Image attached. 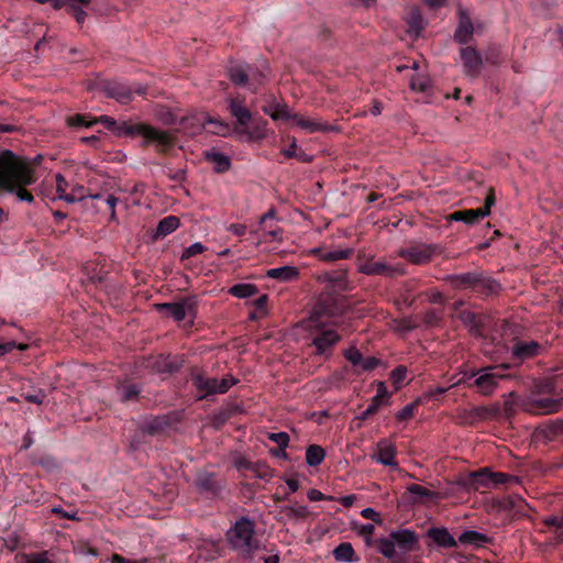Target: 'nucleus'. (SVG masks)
<instances>
[{"mask_svg": "<svg viewBox=\"0 0 563 563\" xmlns=\"http://www.w3.org/2000/svg\"><path fill=\"white\" fill-rule=\"evenodd\" d=\"M34 183V173L27 158L10 150L0 152V190L14 195L19 201L31 203L34 198L26 187Z\"/></svg>", "mask_w": 563, "mask_h": 563, "instance_id": "1", "label": "nucleus"}, {"mask_svg": "<svg viewBox=\"0 0 563 563\" xmlns=\"http://www.w3.org/2000/svg\"><path fill=\"white\" fill-rule=\"evenodd\" d=\"M114 134L118 136H141L145 144L154 145L162 152L168 150L174 144V137L169 132L143 123H118Z\"/></svg>", "mask_w": 563, "mask_h": 563, "instance_id": "2", "label": "nucleus"}, {"mask_svg": "<svg viewBox=\"0 0 563 563\" xmlns=\"http://www.w3.org/2000/svg\"><path fill=\"white\" fill-rule=\"evenodd\" d=\"M508 365L489 366L478 369L477 372L464 373L463 377L453 382L450 387L462 384L466 378L475 377L474 385L482 395H492L499 386L501 379L506 378V369Z\"/></svg>", "mask_w": 563, "mask_h": 563, "instance_id": "3", "label": "nucleus"}, {"mask_svg": "<svg viewBox=\"0 0 563 563\" xmlns=\"http://www.w3.org/2000/svg\"><path fill=\"white\" fill-rule=\"evenodd\" d=\"M277 212L274 207L269 208L258 220V230L251 231V235L255 238V245L277 242L283 243L284 231L278 225Z\"/></svg>", "mask_w": 563, "mask_h": 563, "instance_id": "4", "label": "nucleus"}, {"mask_svg": "<svg viewBox=\"0 0 563 563\" xmlns=\"http://www.w3.org/2000/svg\"><path fill=\"white\" fill-rule=\"evenodd\" d=\"M253 522L247 518H241L228 531V539L235 550L241 551L243 554H250L256 548L253 542Z\"/></svg>", "mask_w": 563, "mask_h": 563, "instance_id": "5", "label": "nucleus"}, {"mask_svg": "<svg viewBox=\"0 0 563 563\" xmlns=\"http://www.w3.org/2000/svg\"><path fill=\"white\" fill-rule=\"evenodd\" d=\"M341 336L332 327H320L312 338V344L318 355L329 356L332 347L340 341Z\"/></svg>", "mask_w": 563, "mask_h": 563, "instance_id": "6", "label": "nucleus"}, {"mask_svg": "<svg viewBox=\"0 0 563 563\" xmlns=\"http://www.w3.org/2000/svg\"><path fill=\"white\" fill-rule=\"evenodd\" d=\"M563 407V397L532 396L525 402V410L533 415H551Z\"/></svg>", "mask_w": 563, "mask_h": 563, "instance_id": "7", "label": "nucleus"}, {"mask_svg": "<svg viewBox=\"0 0 563 563\" xmlns=\"http://www.w3.org/2000/svg\"><path fill=\"white\" fill-rule=\"evenodd\" d=\"M156 307L158 310L166 311L168 317L178 322L187 318H189V322H192V319L195 318L194 303L189 299H185L178 302L161 303Z\"/></svg>", "mask_w": 563, "mask_h": 563, "instance_id": "8", "label": "nucleus"}, {"mask_svg": "<svg viewBox=\"0 0 563 563\" xmlns=\"http://www.w3.org/2000/svg\"><path fill=\"white\" fill-rule=\"evenodd\" d=\"M104 92L108 97L115 99L118 102L125 104L133 100L134 93L143 95L145 89L141 86L132 89L123 82L111 81L104 85Z\"/></svg>", "mask_w": 563, "mask_h": 563, "instance_id": "9", "label": "nucleus"}, {"mask_svg": "<svg viewBox=\"0 0 563 563\" xmlns=\"http://www.w3.org/2000/svg\"><path fill=\"white\" fill-rule=\"evenodd\" d=\"M292 123L306 133L332 132L338 130L334 125L323 122L317 117L299 113H295V117H292Z\"/></svg>", "mask_w": 563, "mask_h": 563, "instance_id": "10", "label": "nucleus"}, {"mask_svg": "<svg viewBox=\"0 0 563 563\" xmlns=\"http://www.w3.org/2000/svg\"><path fill=\"white\" fill-rule=\"evenodd\" d=\"M372 459L382 465L394 468L398 467V463L396 461V446L387 439H383L377 442L375 453L372 455Z\"/></svg>", "mask_w": 563, "mask_h": 563, "instance_id": "11", "label": "nucleus"}, {"mask_svg": "<svg viewBox=\"0 0 563 563\" xmlns=\"http://www.w3.org/2000/svg\"><path fill=\"white\" fill-rule=\"evenodd\" d=\"M459 24L454 32V38L456 42L461 44L467 43L474 33V26L471 21V18L467 13V10L463 7H460L457 10Z\"/></svg>", "mask_w": 563, "mask_h": 563, "instance_id": "12", "label": "nucleus"}, {"mask_svg": "<svg viewBox=\"0 0 563 563\" xmlns=\"http://www.w3.org/2000/svg\"><path fill=\"white\" fill-rule=\"evenodd\" d=\"M399 256L412 264H424L432 257L433 250L429 245H413L399 251Z\"/></svg>", "mask_w": 563, "mask_h": 563, "instance_id": "13", "label": "nucleus"}, {"mask_svg": "<svg viewBox=\"0 0 563 563\" xmlns=\"http://www.w3.org/2000/svg\"><path fill=\"white\" fill-rule=\"evenodd\" d=\"M461 58L464 66V73L468 76L479 74L483 60L481 54L473 47H464L461 49Z\"/></svg>", "mask_w": 563, "mask_h": 563, "instance_id": "14", "label": "nucleus"}, {"mask_svg": "<svg viewBox=\"0 0 563 563\" xmlns=\"http://www.w3.org/2000/svg\"><path fill=\"white\" fill-rule=\"evenodd\" d=\"M358 269L366 275L394 276L404 274V269L400 266H388L383 261L363 263Z\"/></svg>", "mask_w": 563, "mask_h": 563, "instance_id": "15", "label": "nucleus"}, {"mask_svg": "<svg viewBox=\"0 0 563 563\" xmlns=\"http://www.w3.org/2000/svg\"><path fill=\"white\" fill-rule=\"evenodd\" d=\"M391 537L394 538L397 548L404 553L415 550L418 543L416 533L409 529L391 531Z\"/></svg>", "mask_w": 563, "mask_h": 563, "instance_id": "16", "label": "nucleus"}, {"mask_svg": "<svg viewBox=\"0 0 563 563\" xmlns=\"http://www.w3.org/2000/svg\"><path fill=\"white\" fill-rule=\"evenodd\" d=\"M228 108L240 126L245 128L252 121V113L245 107L243 100L230 98L228 99Z\"/></svg>", "mask_w": 563, "mask_h": 563, "instance_id": "17", "label": "nucleus"}, {"mask_svg": "<svg viewBox=\"0 0 563 563\" xmlns=\"http://www.w3.org/2000/svg\"><path fill=\"white\" fill-rule=\"evenodd\" d=\"M195 380L199 388L205 389L208 393L220 394L225 393L235 383L232 378H222L221 380H218L217 378L203 379L200 376H197Z\"/></svg>", "mask_w": 563, "mask_h": 563, "instance_id": "18", "label": "nucleus"}, {"mask_svg": "<svg viewBox=\"0 0 563 563\" xmlns=\"http://www.w3.org/2000/svg\"><path fill=\"white\" fill-rule=\"evenodd\" d=\"M56 191L57 198L64 200L68 203H74L76 201H82L87 198V196L81 194H75V191H70L67 194L68 184L62 174H56Z\"/></svg>", "mask_w": 563, "mask_h": 563, "instance_id": "19", "label": "nucleus"}, {"mask_svg": "<svg viewBox=\"0 0 563 563\" xmlns=\"http://www.w3.org/2000/svg\"><path fill=\"white\" fill-rule=\"evenodd\" d=\"M205 157L217 173H223L230 168V158L217 148L206 151Z\"/></svg>", "mask_w": 563, "mask_h": 563, "instance_id": "20", "label": "nucleus"}, {"mask_svg": "<svg viewBox=\"0 0 563 563\" xmlns=\"http://www.w3.org/2000/svg\"><path fill=\"white\" fill-rule=\"evenodd\" d=\"M540 345L534 341L518 342L512 346L515 358L525 361L538 354Z\"/></svg>", "mask_w": 563, "mask_h": 563, "instance_id": "21", "label": "nucleus"}, {"mask_svg": "<svg viewBox=\"0 0 563 563\" xmlns=\"http://www.w3.org/2000/svg\"><path fill=\"white\" fill-rule=\"evenodd\" d=\"M428 534L439 547L454 548L456 545L455 539L445 528H431Z\"/></svg>", "mask_w": 563, "mask_h": 563, "instance_id": "22", "label": "nucleus"}, {"mask_svg": "<svg viewBox=\"0 0 563 563\" xmlns=\"http://www.w3.org/2000/svg\"><path fill=\"white\" fill-rule=\"evenodd\" d=\"M492 476L493 472L488 467H484L477 472H473L470 474V486L474 489H479L482 487H492Z\"/></svg>", "mask_w": 563, "mask_h": 563, "instance_id": "23", "label": "nucleus"}, {"mask_svg": "<svg viewBox=\"0 0 563 563\" xmlns=\"http://www.w3.org/2000/svg\"><path fill=\"white\" fill-rule=\"evenodd\" d=\"M298 275V269L295 266H282L276 268H271L267 271L266 276L273 279H277L279 282H289L296 278Z\"/></svg>", "mask_w": 563, "mask_h": 563, "instance_id": "24", "label": "nucleus"}, {"mask_svg": "<svg viewBox=\"0 0 563 563\" xmlns=\"http://www.w3.org/2000/svg\"><path fill=\"white\" fill-rule=\"evenodd\" d=\"M459 542L474 547H482L489 542V538L482 532L475 530H466L459 537Z\"/></svg>", "mask_w": 563, "mask_h": 563, "instance_id": "25", "label": "nucleus"}, {"mask_svg": "<svg viewBox=\"0 0 563 563\" xmlns=\"http://www.w3.org/2000/svg\"><path fill=\"white\" fill-rule=\"evenodd\" d=\"M485 217V212H483L481 208L457 211L451 216L453 220L462 221L467 224H474L478 222L481 219H484Z\"/></svg>", "mask_w": 563, "mask_h": 563, "instance_id": "26", "label": "nucleus"}, {"mask_svg": "<svg viewBox=\"0 0 563 563\" xmlns=\"http://www.w3.org/2000/svg\"><path fill=\"white\" fill-rule=\"evenodd\" d=\"M66 8L73 14L75 20L81 24L86 19L85 8L89 5L90 0H65Z\"/></svg>", "mask_w": 563, "mask_h": 563, "instance_id": "27", "label": "nucleus"}, {"mask_svg": "<svg viewBox=\"0 0 563 563\" xmlns=\"http://www.w3.org/2000/svg\"><path fill=\"white\" fill-rule=\"evenodd\" d=\"M264 112L269 115L273 120L285 119L292 121L295 113L291 112L289 107L285 103L265 107Z\"/></svg>", "mask_w": 563, "mask_h": 563, "instance_id": "28", "label": "nucleus"}, {"mask_svg": "<svg viewBox=\"0 0 563 563\" xmlns=\"http://www.w3.org/2000/svg\"><path fill=\"white\" fill-rule=\"evenodd\" d=\"M333 556L336 561L341 562H355L357 561V558L355 556L354 549L351 543L343 542L340 543L334 550H333Z\"/></svg>", "mask_w": 563, "mask_h": 563, "instance_id": "29", "label": "nucleus"}, {"mask_svg": "<svg viewBox=\"0 0 563 563\" xmlns=\"http://www.w3.org/2000/svg\"><path fill=\"white\" fill-rule=\"evenodd\" d=\"M180 224V221L175 216H168L162 219L156 229V235L165 236L173 233Z\"/></svg>", "mask_w": 563, "mask_h": 563, "instance_id": "30", "label": "nucleus"}, {"mask_svg": "<svg viewBox=\"0 0 563 563\" xmlns=\"http://www.w3.org/2000/svg\"><path fill=\"white\" fill-rule=\"evenodd\" d=\"M312 253L319 254V258L325 262H334L342 258H347L352 251L347 249H340L334 251L322 252L320 249H313Z\"/></svg>", "mask_w": 563, "mask_h": 563, "instance_id": "31", "label": "nucleus"}, {"mask_svg": "<svg viewBox=\"0 0 563 563\" xmlns=\"http://www.w3.org/2000/svg\"><path fill=\"white\" fill-rule=\"evenodd\" d=\"M378 543V551L379 553L387 558L393 559L396 555V542L394 538L391 537V533L387 538H380L377 541Z\"/></svg>", "mask_w": 563, "mask_h": 563, "instance_id": "32", "label": "nucleus"}, {"mask_svg": "<svg viewBox=\"0 0 563 563\" xmlns=\"http://www.w3.org/2000/svg\"><path fill=\"white\" fill-rule=\"evenodd\" d=\"M407 23L409 25V30L412 33H415L416 35L420 34V32L424 27V20L419 9L415 8L411 10L407 19Z\"/></svg>", "mask_w": 563, "mask_h": 563, "instance_id": "33", "label": "nucleus"}, {"mask_svg": "<svg viewBox=\"0 0 563 563\" xmlns=\"http://www.w3.org/2000/svg\"><path fill=\"white\" fill-rule=\"evenodd\" d=\"M325 452L319 445H310L306 452V463L309 466L319 465L324 459Z\"/></svg>", "mask_w": 563, "mask_h": 563, "instance_id": "34", "label": "nucleus"}, {"mask_svg": "<svg viewBox=\"0 0 563 563\" xmlns=\"http://www.w3.org/2000/svg\"><path fill=\"white\" fill-rule=\"evenodd\" d=\"M247 135L250 140H263L267 135V122L262 119L254 120Z\"/></svg>", "mask_w": 563, "mask_h": 563, "instance_id": "35", "label": "nucleus"}, {"mask_svg": "<svg viewBox=\"0 0 563 563\" xmlns=\"http://www.w3.org/2000/svg\"><path fill=\"white\" fill-rule=\"evenodd\" d=\"M251 75L247 74L246 69L241 66H233L229 69V78L235 85H245L249 82Z\"/></svg>", "mask_w": 563, "mask_h": 563, "instance_id": "36", "label": "nucleus"}, {"mask_svg": "<svg viewBox=\"0 0 563 563\" xmlns=\"http://www.w3.org/2000/svg\"><path fill=\"white\" fill-rule=\"evenodd\" d=\"M229 294L236 298H250L256 294V287L252 284H236L229 289Z\"/></svg>", "mask_w": 563, "mask_h": 563, "instance_id": "37", "label": "nucleus"}, {"mask_svg": "<svg viewBox=\"0 0 563 563\" xmlns=\"http://www.w3.org/2000/svg\"><path fill=\"white\" fill-rule=\"evenodd\" d=\"M91 200H102L108 206L110 210V220L117 221V212L115 207L118 203V198H115L113 195L103 196L102 194H96L88 196Z\"/></svg>", "mask_w": 563, "mask_h": 563, "instance_id": "38", "label": "nucleus"}, {"mask_svg": "<svg viewBox=\"0 0 563 563\" xmlns=\"http://www.w3.org/2000/svg\"><path fill=\"white\" fill-rule=\"evenodd\" d=\"M20 563H54L47 551L24 553L21 555Z\"/></svg>", "mask_w": 563, "mask_h": 563, "instance_id": "39", "label": "nucleus"}, {"mask_svg": "<svg viewBox=\"0 0 563 563\" xmlns=\"http://www.w3.org/2000/svg\"><path fill=\"white\" fill-rule=\"evenodd\" d=\"M203 123L213 125L214 129L212 130V133L214 134L227 136L231 133L230 125L220 119H214L207 115Z\"/></svg>", "mask_w": 563, "mask_h": 563, "instance_id": "40", "label": "nucleus"}, {"mask_svg": "<svg viewBox=\"0 0 563 563\" xmlns=\"http://www.w3.org/2000/svg\"><path fill=\"white\" fill-rule=\"evenodd\" d=\"M268 78V67L265 64L264 69L257 73H253L250 77V86L253 91L257 90V87L263 85Z\"/></svg>", "mask_w": 563, "mask_h": 563, "instance_id": "41", "label": "nucleus"}, {"mask_svg": "<svg viewBox=\"0 0 563 563\" xmlns=\"http://www.w3.org/2000/svg\"><path fill=\"white\" fill-rule=\"evenodd\" d=\"M407 492L420 498H432L434 496V494L431 490L418 484L409 485L407 487Z\"/></svg>", "mask_w": 563, "mask_h": 563, "instance_id": "42", "label": "nucleus"}, {"mask_svg": "<svg viewBox=\"0 0 563 563\" xmlns=\"http://www.w3.org/2000/svg\"><path fill=\"white\" fill-rule=\"evenodd\" d=\"M406 375L407 369L404 366H398L390 373V380L395 385L396 389H398L401 386L402 382L406 378Z\"/></svg>", "mask_w": 563, "mask_h": 563, "instance_id": "43", "label": "nucleus"}, {"mask_svg": "<svg viewBox=\"0 0 563 563\" xmlns=\"http://www.w3.org/2000/svg\"><path fill=\"white\" fill-rule=\"evenodd\" d=\"M206 246L200 242H195L186 247L181 254V260H186L205 252Z\"/></svg>", "mask_w": 563, "mask_h": 563, "instance_id": "44", "label": "nucleus"}, {"mask_svg": "<svg viewBox=\"0 0 563 563\" xmlns=\"http://www.w3.org/2000/svg\"><path fill=\"white\" fill-rule=\"evenodd\" d=\"M66 121L69 126H75V128H78V126L89 128L92 124H95L93 120L89 121L86 119V117L80 115V114H75V115L68 117Z\"/></svg>", "mask_w": 563, "mask_h": 563, "instance_id": "45", "label": "nucleus"}, {"mask_svg": "<svg viewBox=\"0 0 563 563\" xmlns=\"http://www.w3.org/2000/svg\"><path fill=\"white\" fill-rule=\"evenodd\" d=\"M410 87L415 91L423 92V91H427V89L429 87V81L427 78L418 75V76L411 78Z\"/></svg>", "mask_w": 563, "mask_h": 563, "instance_id": "46", "label": "nucleus"}, {"mask_svg": "<svg viewBox=\"0 0 563 563\" xmlns=\"http://www.w3.org/2000/svg\"><path fill=\"white\" fill-rule=\"evenodd\" d=\"M14 349L24 351L27 349V345L23 343L16 344L14 341H9L5 343L0 342V356L10 353Z\"/></svg>", "mask_w": 563, "mask_h": 563, "instance_id": "47", "label": "nucleus"}, {"mask_svg": "<svg viewBox=\"0 0 563 563\" xmlns=\"http://www.w3.org/2000/svg\"><path fill=\"white\" fill-rule=\"evenodd\" d=\"M268 439L276 443L280 449L287 448L289 443V435L286 432L271 433Z\"/></svg>", "mask_w": 563, "mask_h": 563, "instance_id": "48", "label": "nucleus"}, {"mask_svg": "<svg viewBox=\"0 0 563 563\" xmlns=\"http://www.w3.org/2000/svg\"><path fill=\"white\" fill-rule=\"evenodd\" d=\"M344 356H345V357H346V358H347V360H349L353 365H358V366H360V364H361V362H362V358H363V356H362V354L360 353V351H358L356 347H354V346H352V347H350V349L345 350V352H344Z\"/></svg>", "mask_w": 563, "mask_h": 563, "instance_id": "49", "label": "nucleus"}, {"mask_svg": "<svg viewBox=\"0 0 563 563\" xmlns=\"http://www.w3.org/2000/svg\"><path fill=\"white\" fill-rule=\"evenodd\" d=\"M419 404V400H416L411 404H408L407 406H405L401 410H399L396 415L397 419L398 420H406L408 418H410L417 407V405Z\"/></svg>", "mask_w": 563, "mask_h": 563, "instance_id": "50", "label": "nucleus"}, {"mask_svg": "<svg viewBox=\"0 0 563 563\" xmlns=\"http://www.w3.org/2000/svg\"><path fill=\"white\" fill-rule=\"evenodd\" d=\"M140 393V389L136 385H129L121 389V399L122 400H130L134 397H136Z\"/></svg>", "mask_w": 563, "mask_h": 563, "instance_id": "51", "label": "nucleus"}, {"mask_svg": "<svg viewBox=\"0 0 563 563\" xmlns=\"http://www.w3.org/2000/svg\"><path fill=\"white\" fill-rule=\"evenodd\" d=\"M379 363H380V361L377 357L369 356V357H366V358H362L360 367L363 371H372L375 367H377L379 365Z\"/></svg>", "mask_w": 563, "mask_h": 563, "instance_id": "52", "label": "nucleus"}, {"mask_svg": "<svg viewBox=\"0 0 563 563\" xmlns=\"http://www.w3.org/2000/svg\"><path fill=\"white\" fill-rule=\"evenodd\" d=\"M512 479H514L512 476H510L509 474L493 472L492 487H496L497 485L505 484Z\"/></svg>", "mask_w": 563, "mask_h": 563, "instance_id": "53", "label": "nucleus"}, {"mask_svg": "<svg viewBox=\"0 0 563 563\" xmlns=\"http://www.w3.org/2000/svg\"><path fill=\"white\" fill-rule=\"evenodd\" d=\"M110 563H148V560L146 558L131 560L115 553L110 558Z\"/></svg>", "mask_w": 563, "mask_h": 563, "instance_id": "54", "label": "nucleus"}, {"mask_svg": "<svg viewBox=\"0 0 563 563\" xmlns=\"http://www.w3.org/2000/svg\"><path fill=\"white\" fill-rule=\"evenodd\" d=\"M93 122L102 123L108 130L112 131L113 133L118 124L117 121L109 115H100L98 119L93 120Z\"/></svg>", "mask_w": 563, "mask_h": 563, "instance_id": "55", "label": "nucleus"}, {"mask_svg": "<svg viewBox=\"0 0 563 563\" xmlns=\"http://www.w3.org/2000/svg\"><path fill=\"white\" fill-rule=\"evenodd\" d=\"M389 397V393L386 389V386L384 383H378L377 393L375 395L374 402H380L383 405V399H387Z\"/></svg>", "mask_w": 563, "mask_h": 563, "instance_id": "56", "label": "nucleus"}, {"mask_svg": "<svg viewBox=\"0 0 563 563\" xmlns=\"http://www.w3.org/2000/svg\"><path fill=\"white\" fill-rule=\"evenodd\" d=\"M361 516L363 518L371 519L375 522H380L379 514L374 508H371V507L364 508L361 511Z\"/></svg>", "mask_w": 563, "mask_h": 563, "instance_id": "57", "label": "nucleus"}, {"mask_svg": "<svg viewBox=\"0 0 563 563\" xmlns=\"http://www.w3.org/2000/svg\"><path fill=\"white\" fill-rule=\"evenodd\" d=\"M228 230L238 235V236H242L246 233L247 231V228L245 224H241V223H232L230 224V227L228 228Z\"/></svg>", "mask_w": 563, "mask_h": 563, "instance_id": "58", "label": "nucleus"}, {"mask_svg": "<svg viewBox=\"0 0 563 563\" xmlns=\"http://www.w3.org/2000/svg\"><path fill=\"white\" fill-rule=\"evenodd\" d=\"M380 406V402H374L373 399L372 404L361 413L358 418L362 420L366 419L368 416L375 413Z\"/></svg>", "mask_w": 563, "mask_h": 563, "instance_id": "59", "label": "nucleus"}, {"mask_svg": "<svg viewBox=\"0 0 563 563\" xmlns=\"http://www.w3.org/2000/svg\"><path fill=\"white\" fill-rule=\"evenodd\" d=\"M307 496H308L309 500H311V501H319V500H323V499H333L332 497L325 496L318 489H310L308 492Z\"/></svg>", "mask_w": 563, "mask_h": 563, "instance_id": "60", "label": "nucleus"}, {"mask_svg": "<svg viewBox=\"0 0 563 563\" xmlns=\"http://www.w3.org/2000/svg\"><path fill=\"white\" fill-rule=\"evenodd\" d=\"M52 512L54 514H57L59 516H62L63 518H67V519H70V520H78L79 517L77 516V512H67L65 511L64 509H62L60 507H54L52 508Z\"/></svg>", "mask_w": 563, "mask_h": 563, "instance_id": "61", "label": "nucleus"}, {"mask_svg": "<svg viewBox=\"0 0 563 563\" xmlns=\"http://www.w3.org/2000/svg\"><path fill=\"white\" fill-rule=\"evenodd\" d=\"M543 522L548 526L563 528V516H560V517L551 516V517L545 518Z\"/></svg>", "mask_w": 563, "mask_h": 563, "instance_id": "62", "label": "nucleus"}, {"mask_svg": "<svg viewBox=\"0 0 563 563\" xmlns=\"http://www.w3.org/2000/svg\"><path fill=\"white\" fill-rule=\"evenodd\" d=\"M25 400H27L29 402H33V404H42L44 401V398H45V394L43 391H38L37 394H34V395H26L24 396Z\"/></svg>", "mask_w": 563, "mask_h": 563, "instance_id": "63", "label": "nucleus"}, {"mask_svg": "<svg viewBox=\"0 0 563 563\" xmlns=\"http://www.w3.org/2000/svg\"><path fill=\"white\" fill-rule=\"evenodd\" d=\"M283 154L286 157H295V156H297V143H296L295 139H292L290 146L283 151Z\"/></svg>", "mask_w": 563, "mask_h": 563, "instance_id": "64", "label": "nucleus"}]
</instances>
